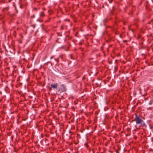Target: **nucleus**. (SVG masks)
Here are the masks:
<instances>
[{
  "mask_svg": "<svg viewBox=\"0 0 153 153\" xmlns=\"http://www.w3.org/2000/svg\"><path fill=\"white\" fill-rule=\"evenodd\" d=\"M134 120L135 121L137 124L139 125L140 127L143 126L145 125L143 121L137 115H136Z\"/></svg>",
  "mask_w": 153,
  "mask_h": 153,
  "instance_id": "nucleus-1",
  "label": "nucleus"
},
{
  "mask_svg": "<svg viewBox=\"0 0 153 153\" xmlns=\"http://www.w3.org/2000/svg\"><path fill=\"white\" fill-rule=\"evenodd\" d=\"M51 87L53 89H56L58 86V84L57 83L51 84Z\"/></svg>",
  "mask_w": 153,
  "mask_h": 153,
  "instance_id": "nucleus-2",
  "label": "nucleus"
},
{
  "mask_svg": "<svg viewBox=\"0 0 153 153\" xmlns=\"http://www.w3.org/2000/svg\"><path fill=\"white\" fill-rule=\"evenodd\" d=\"M65 90H65V88L64 87H63V90H62V91H65Z\"/></svg>",
  "mask_w": 153,
  "mask_h": 153,
  "instance_id": "nucleus-3",
  "label": "nucleus"
},
{
  "mask_svg": "<svg viewBox=\"0 0 153 153\" xmlns=\"http://www.w3.org/2000/svg\"><path fill=\"white\" fill-rule=\"evenodd\" d=\"M117 68L115 67V70L117 69H116V68Z\"/></svg>",
  "mask_w": 153,
  "mask_h": 153,
  "instance_id": "nucleus-4",
  "label": "nucleus"
}]
</instances>
